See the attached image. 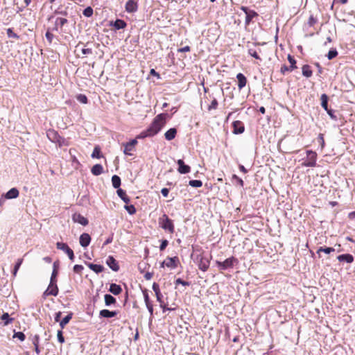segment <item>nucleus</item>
<instances>
[{
  "label": "nucleus",
  "mask_w": 355,
  "mask_h": 355,
  "mask_svg": "<svg viewBox=\"0 0 355 355\" xmlns=\"http://www.w3.org/2000/svg\"><path fill=\"white\" fill-rule=\"evenodd\" d=\"M218 105V101L216 98H214L210 105H208L207 110L208 111H211L213 110H216Z\"/></svg>",
  "instance_id": "79ce46f5"
},
{
  "label": "nucleus",
  "mask_w": 355,
  "mask_h": 355,
  "mask_svg": "<svg viewBox=\"0 0 355 355\" xmlns=\"http://www.w3.org/2000/svg\"><path fill=\"white\" fill-rule=\"evenodd\" d=\"M338 260L340 262H347L351 263L354 261V257L350 254H343L338 256Z\"/></svg>",
  "instance_id": "aec40b11"
},
{
  "label": "nucleus",
  "mask_w": 355,
  "mask_h": 355,
  "mask_svg": "<svg viewBox=\"0 0 355 355\" xmlns=\"http://www.w3.org/2000/svg\"><path fill=\"white\" fill-rule=\"evenodd\" d=\"M179 259L177 257L167 258L163 263L162 266H166L168 268H175L178 267Z\"/></svg>",
  "instance_id": "ddd939ff"
},
{
  "label": "nucleus",
  "mask_w": 355,
  "mask_h": 355,
  "mask_svg": "<svg viewBox=\"0 0 355 355\" xmlns=\"http://www.w3.org/2000/svg\"><path fill=\"white\" fill-rule=\"evenodd\" d=\"M68 22L67 19L62 17H58L55 21V29L62 31V27Z\"/></svg>",
  "instance_id": "4be33fe9"
},
{
  "label": "nucleus",
  "mask_w": 355,
  "mask_h": 355,
  "mask_svg": "<svg viewBox=\"0 0 355 355\" xmlns=\"http://www.w3.org/2000/svg\"><path fill=\"white\" fill-rule=\"evenodd\" d=\"M72 219L75 223H80V225L84 226L88 225L89 223L87 218H86L85 216H83L79 213H75L72 216Z\"/></svg>",
  "instance_id": "2eb2a0df"
},
{
  "label": "nucleus",
  "mask_w": 355,
  "mask_h": 355,
  "mask_svg": "<svg viewBox=\"0 0 355 355\" xmlns=\"http://www.w3.org/2000/svg\"><path fill=\"white\" fill-rule=\"evenodd\" d=\"M22 262H23V259L22 258H20V259H17V263L15 265V267H14V269H13V271H12V275H13L14 277H15L17 275V271L19 270V269Z\"/></svg>",
  "instance_id": "ea45409f"
},
{
  "label": "nucleus",
  "mask_w": 355,
  "mask_h": 355,
  "mask_svg": "<svg viewBox=\"0 0 355 355\" xmlns=\"http://www.w3.org/2000/svg\"><path fill=\"white\" fill-rule=\"evenodd\" d=\"M137 144L136 139H132L130 141L123 144V153L126 155H132V152L135 150V146Z\"/></svg>",
  "instance_id": "1a4fd4ad"
},
{
  "label": "nucleus",
  "mask_w": 355,
  "mask_h": 355,
  "mask_svg": "<svg viewBox=\"0 0 355 355\" xmlns=\"http://www.w3.org/2000/svg\"><path fill=\"white\" fill-rule=\"evenodd\" d=\"M58 339L60 343H63L64 342V338L61 330L58 331Z\"/></svg>",
  "instance_id": "4d7b16f0"
},
{
  "label": "nucleus",
  "mask_w": 355,
  "mask_h": 355,
  "mask_svg": "<svg viewBox=\"0 0 355 355\" xmlns=\"http://www.w3.org/2000/svg\"><path fill=\"white\" fill-rule=\"evenodd\" d=\"M233 133L235 135L241 134L245 130V127L242 121H235L232 123Z\"/></svg>",
  "instance_id": "f8f14e48"
},
{
  "label": "nucleus",
  "mask_w": 355,
  "mask_h": 355,
  "mask_svg": "<svg viewBox=\"0 0 355 355\" xmlns=\"http://www.w3.org/2000/svg\"><path fill=\"white\" fill-rule=\"evenodd\" d=\"M191 51V48L189 46H186L184 47L180 48L178 50V52H189Z\"/></svg>",
  "instance_id": "13d9d810"
},
{
  "label": "nucleus",
  "mask_w": 355,
  "mask_h": 355,
  "mask_svg": "<svg viewBox=\"0 0 355 355\" xmlns=\"http://www.w3.org/2000/svg\"><path fill=\"white\" fill-rule=\"evenodd\" d=\"M58 275V266L56 262L53 263V270L51 274L50 282L56 283V277Z\"/></svg>",
  "instance_id": "f704fd0d"
},
{
  "label": "nucleus",
  "mask_w": 355,
  "mask_h": 355,
  "mask_svg": "<svg viewBox=\"0 0 355 355\" xmlns=\"http://www.w3.org/2000/svg\"><path fill=\"white\" fill-rule=\"evenodd\" d=\"M91 241V237L89 234L83 233L80 236V244L82 247H87Z\"/></svg>",
  "instance_id": "a211bd4d"
},
{
  "label": "nucleus",
  "mask_w": 355,
  "mask_h": 355,
  "mask_svg": "<svg viewBox=\"0 0 355 355\" xmlns=\"http://www.w3.org/2000/svg\"><path fill=\"white\" fill-rule=\"evenodd\" d=\"M168 114L162 113L157 115L153 120L150 126L145 130L140 132L136 139H144L148 137H153L157 135L166 123Z\"/></svg>",
  "instance_id": "f257e3e1"
},
{
  "label": "nucleus",
  "mask_w": 355,
  "mask_h": 355,
  "mask_svg": "<svg viewBox=\"0 0 355 355\" xmlns=\"http://www.w3.org/2000/svg\"><path fill=\"white\" fill-rule=\"evenodd\" d=\"M45 36H46V39L48 40V41L51 43L53 38V35L51 33H50L49 31H47L46 33Z\"/></svg>",
  "instance_id": "bf43d9fd"
},
{
  "label": "nucleus",
  "mask_w": 355,
  "mask_h": 355,
  "mask_svg": "<svg viewBox=\"0 0 355 355\" xmlns=\"http://www.w3.org/2000/svg\"><path fill=\"white\" fill-rule=\"evenodd\" d=\"M118 196L123 200L124 202L128 204L130 202V198L127 196L125 191L121 189L117 190Z\"/></svg>",
  "instance_id": "c756f323"
},
{
  "label": "nucleus",
  "mask_w": 355,
  "mask_h": 355,
  "mask_svg": "<svg viewBox=\"0 0 355 355\" xmlns=\"http://www.w3.org/2000/svg\"><path fill=\"white\" fill-rule=\"evenodd\" d=\"M109 291L115 295H118L122 292V288L121 286L112 283L110 286Z\"/></svg>",
  "instance_id": "5701e85b"
},
{
  "label": "nucleus",
  "mask_w": 355,
  "mask_h": 355,
  "mask_svg": "<svg viewBox=\"0 0 355 355\" xmlns=\"http://www.w3.org/2000/svg\"><path fill=\"white\" fill-rule=\"evenodd\" d=\"M241 10H242L245 14V26H249L252 20L254 17H258V13L255 12L254 10H250L248 7L245 6H241Z\"/></svg>",
  "instance_id": "20e7f679"
},
{
  "label": "nucleus",
  "mask_w": 355,
  "mask_h": 355,
  "mask_svg": "<svg viewBox=\"0 0 355 355\" xmlns=\"http://www.w3.org/2000/svg\"><path fill=\"white\" fill-rule=\"evenodd\" d=\"M178 165V171L181 174H187L191 171V167L186 165L182 159H178L177 162Z\"/></svg>",
  "instance_id": "4468645a"
},
{
  "label": "nucleus",
  "mask_w": 355,
  "mask_h": 355,
  "mask_svg": "<svg viewBox=\"0 0 355 355\" xmlns=\"http://www.w3.org/2000/svg\"><path fill=\"white\" fill-rule=\"evenodd\" d=\"M317 23V19L313 15H311L308 20V24L310 26H313Z\"/></svg>",
  "instance_id": "5fc2aeb1"
},
{
  "label": "nucleus",
  "mask_w": 355,
  "mask_h": 355,
  "mask_svg": "<svg viewBox=\"0 0 355 355\" xmlns=\"http://www.w3.org/2000/svg\"><path fill=\"white\" fill-rule=\"evenodd\" d=\"M91 171L94 175H99L103 172V168L102 165L97 164L93 166L91 169Z\"/></svg>",
  "instance_id": "bb28decb"
},
{
  "label": "nucleus",
  "mask_w": 355,
  "mask_h": 355,
  "mask_svg": "<svg viewBox=\"0 0 355 355\" xmlns=\"http://www.w3.org/2000/svg\"><path fill=\"white\" fill-rule=\"evenodd\" d=\"M321 105L325 110L328 109V96L327 94H323L321 95Z\"/></svg>",
  "instance_id": "72a5a7b5"
},
{
  "label": "nucleus",
  "mask_w": 355,
  "mask_h": 355,
  "mask_svg": "<svg viewBox=\"0 0 355 355\" xmlns=\"http://www.w3.org/2000/svg\"><path fill=\"white\" fill-rule=\"evenodd\" d=\"M87 266L92 270H93L94 272H95L97 274L103 272V270H104V267L102 265H98V264H94V263H89L87 264Z\"/></svg>",
  "instance_id": "a878e982"
},
{
  "label": "nucleus",
  "mask_w": 355,
  "mask_h": 355,
  "mask_svg": "<svg viewBox=\"0 0 355 355\" xmlns=\"http://www.w3.org/2000/svg\"><path fill=\"white\" fill-rule=\"evenodd\" d=\"M248 54L250 55L252 57L254 58L257 60H261V58L259 55V52L257 50L250 48L248 49Z\"/></svg>",
  "instance_id": "58836bf2"
},
{
  "label": "nucleus",
  "mask_w": 355,
  "mask_h": 355,
  "mask_svg": "<svg viewBox=\"0 0 355 355\" xmlns=\"http://www.w3.org/2000/svg\"><path fill=\"white\" fill-rule=\"evenodd\" d=\"M338 55V51L336 49H331L328 52L327 58L329 60H332Z\"/></svg>",
  "instance_id": "49530a36"
},
{
  "label": "nucleus",
  "mask_w": 355,
  "mask_h": 355,
  "mask_svg": "<svg viewBox=\"0 0 355 355\" xmlns=\"http://www.w3.org/2000/svg\"><path fill=\"white\" fill-rule=\"evenodd\" d=\"M46 136L52 142L58 143L60 146H61L64 141V139L61 137L58 132L53 129H49L47 130Z\"/></svg>",
  "instance_id": "39448f33"
},
{
  "label": "nucleus",
  "mask_w": 355,
  "mask_h": 355,
  "mask_svg": "<svg viewBox=\"0 0 355 355\" xmlns=\"http://www.w3.org/2000/svg\"><path fill=\"white\" fill-rule=\"evenodd\" d=\"M159 225L163 230L168 231L170 234H173L175 232L173 220L165 214L159 218Z\"/></svg>",
  "instance_id": "f03ea898"
},
{
  "label": "nucleus",
  "mask_w": 355,
  "mask_h": 355,
  "mask_svg": "<svg viewBox=\"0 0 355 355\" xmlns=\"http://www.w3.org/2000/svg\"><path fill=\"white\" fill-rule=\"evenodd\" d=\"M168 244V241L166 239L162 240L159 246V250L164 251Z\"/></svg>",
  "instance_id": "6e6d98bb"
},
{
  "label": "nucleus",
  "mask_w": 355,
  "mask_h": 355,
  "mask_svg": "<svg viewBox=\"0 0 355 355\" xmlns=\"http://www.w3.org/2000/svg\"><path fill=\"white\" fill-rule=\"evenodd\" d=\"M288 62H290V69H297V65H296V60L290 54L288 55Z\"/></svg>",
  "instance_id": "4c0bfd02"
},
{
  "label": "nucleus",
  "mask_w": 355,
  "mask_h": 355,
  "mask_svg": "<svg viewBox=\"0 0 355 355\" xmlns=\"http://www.w3.org/2000/svg\"><path fill=\"white\" fill-rule=\"evenodd\" d=\"M150 74L159 78V74L153 69L150 70Z\"/></svg>",
  "instance_id": "774afa93"
},
{
  "label": "nucleus",
  "mask_w": 355,
  "mask_h": 355,
  "mask_svg": "<svg viewBox=\"0 0 355 355\" xmlns=\"http://www.w3.org/2000/svg\"><path fill=\"white\" fill-rule=\"evenodd\" d=\"M307 159L302 164V166L314 167L316 166L317 153L313 150L306 151Z\"/></svg>",
  "instance_id": "7ed1b4c3"
},
{
  "label": "nucleus",
  "mask_w": 355,
  "mask_h": 355,
  "mask_svg": "<svg viewBox=\"0 0 355 355\" xmlns=\"http://www.w3.org/2000/svg\"><path fill=\"white\" fill-rule=\"evenodd\" d=\"M7 35H8V37H12V38H15V39L19 38V35H17L15 33H14L12 28L7 29Z\"/></svg>",
  "instance_id": "3c124183"
},
{
  "label": "nucleus",
  "mask_w": 355,
  "mask_h": 355,
  "mask_svg": "<svg viewBox=\"0 0 355 355\" xmlns=\"http://www.w3.org/2000/svg\"><path fill=\"white\" fill-rule=\"evenodd\" d=\"M117 314L116 311H111L107 309H103L100 311L99 315L103 318H112L116 316Z\"/></svg>",
  "instance_id": "393cba45"
},
{
  "label": "nucleus",
  "mask_w": 355,
  "mask_h": 355,
  "mask_svg": "<svg viewBox=\"0 0 355 355\" xmlns=\"http://www.w3.org/2000/svg\"><path fill=\"white\" fill-rule=\"evenodd\" d=\"M83 15L87 17H89L93 15V9L91 7H87L83 10Z\"/></svg>",
  "instance_id": "09e8293b"
},
{
  "label": "nucleus",
  "mask_w": 355,
  "mask_h": 355,
  "mask_svg": "<svg viewBox=\"0 0 355 355\" xmlns=\"http://www.w3.org/2000/svg\"><path fill=\"white\" fill-rule=\"evenodd\" d=\"M236 78L238 80V87L241 90L245 87L248 82L247 78L242 73H239L236 75Z\"/></svg>",
  "instance_id": "6ab92c4d"
},
{
  "label": "nucleus",
  "mask_w": 355,
  "mask_h": 355,
  "mask_svg": "<svg viewBox=\"0 0 355 355\" xmlns=\"http://www.w3.org/2000/svg\"><path fill=\"white\" fill-rule=\"evenodd\" d=\"M153 277V273H150V272H147L145 275H144V278L146 279V280H150L151 279V278Z\"/></svg>",
  "instance_id": "0e129e2a"
},
{
  "label": "nucleus",
  "mask_w": 355,
  "mask_h": 355,
  "mask_svg": "<svg viewBox=\"0 0 355 355\" xmlns=\"http://www.w3.org/2000/svg\"><path fill=\"white\" fill-rule=\"evenodd\" d=\"M293 71V69H290V66L288 67L286 64H284L281 67L280 72L282 75H285L287 72H291Z\"/></svg>",
  "instance_id": "de8ad7c7"
},
{
  "label": "nucleus",
  "mask_w": 355,
  "mask_h": 355,
  "mask_svg": "<svg viewBox=\"0 0 355 355\" xmlns=\"http://www.w3.org/2000/svg\"><path fill=\"white\" fill-rule=\"evenodd\" d=\"M198 266L200 270L205 272L208 270L210 264V259L209 258L200 255L198 257Z\"/></svg>",
  "instance_id": "6e6552de"
},
{
  "label": "nucleus",
  "mask_w": 355,
  "mask_h": 355,
  "mask_svg": "<svg viewBox=\"0 0 355 355\" xmlns=\"http://www.w3.org/2000/svg\"><path fill=\"white\" fill-rule=\"evenodd\" d=\"M124 207L130 214H134L136 213V209L132 205L126 204Z\"/></svg>",
  "instance_id": "a18cd8bd"
},
{
  "label": "nucleus",
  "mask_w": 355,
  "mask_h": 355,
  "mask_svg": "<svg viewBox=\"0 0 355 355\" xmlns=\"http://www.w3.org/2000/svg\"><path fill=\"white\" fill-rule=\"evenodd\" d=\"M72 318V313H69L67 315H66L60 322V325L62 329H63L67 324L69 323L70 320Z\"/></svg>",
  "instance_id": "c9c22d12"
},
{
  "label": "nucleus",
  "mask_w": 355,
  "mask_h": 355,
  "mask_svg": "<svg viewBox=\"0 0 355 355\" xmlns=\"http://www.w3.org/2000/svg\"><path fill=\"white\" fill-rule=\"evenodd\" d=\"M239 170L243 172V173H246L248 172L247 169L244 167V166L240 164L239 166Z\"/></svg>",
  "instance_id": "69168bd1"
},
{
  "label": "nucleus",
  "mask_w": 355,
  "mask_h": 355,
  "mask_svg": "<svg viewBox=\"0 0 355 355\" xmlns=\"http://www.w3.org/2000/svg\"><path fill=\"white\" fill-rule=\"evenodd\" d=\"M56 247L58 250L64 251L69 257L71 261H73L75 259L73 251L68 246L67 243L62 242H58Z\"/></svg>",
  "instance_id": "0eeeda50"
},
{
  "label": "nucleus",
  "mask_w": 355,
  "mask_h": 355,
  "mask_svg": "<svg viewBox=\"0 0 355 355\" xmlns=\"http://www.w3.org/2000/svg\"><path fill=\"white\" fill-rule=\"evenodd\" d=\"M176 135L177 130L175 128H172L165 132L164 137L166 140L171 141L175 137Z\"/></svg>",
  "instance_id": "b1692460"
},
{
  "label": "nucleus",
  "mask_w": 355,
  "mask_h": 355,
  "mask_svg": "<svg viewBox=\"0 0 355 355\" xmlns=\"http://www.w3.org/2000/svg\"><path fill=\"white\" fill-rule=\"evenodd\" d=\"M58 294V287L56 283L50 282L47 289L43 293V297H46L48 295L57 296Z\"/></svg>",
  "instance_id": "9d476101"
},
{
  "label": "nucleus",
  "mask_w": 355,
  "mask_h": 355,
  "mask_svg": "<svg viewBox=\"0 0 355 355\" xmlns=\"http://www.w3.org/2000/svg\"><path fill=\"white\" fill-rule=\"evenodd\" d=\"M13 338H17L19 339L21 341H24L26 338V336L23 332L19 331L15 333Z\"/></svg>",
  "instance_id": "8fccbe9b"
},
{
  "label": "nucleus",
  "mask_w": 355,
  "mask_h": 355,
  "mask_svg": "<svg viewBox=\"0 0 355 355\" xmlns=\"http://www.w3.org/2000/svg\"><path fill=\"white\" fill-rule=\"evenodd\" d=\"M82 53L84 55H90V54L92 53V49H89V48L83 49H82Z\"/></svg>",
  "instance_id": "052dcab7"
},
{
  "label": "nucleus",
  "mask_w": 355,
  "mask_h": 355,
  "mask_svg": "<svg viewBox=\"0 0 355 355\" xmlns=\"http://www.w3.org/2000/svg\"><path fill=\"white\" fill-rule=\"evenodd\" d=\"M125 8L128 12H135L138 8L137 3L134 0H129L125 3Z\"/></svg>",
  "instance_id": "f3484780"
},
{
  "label": "nucleus",
  "mask_w": 355,
  "mask_h": 355,
  "mask_svg": "<svg viewBox=\"0 0 355 355\" xmlns=\"http://www.w3.org/2000/svg\"><path fill=\"white\" fill-rule=\"evenodd\" d=\"M161 193L163 195V196L164 197H167L168 195V193H169V190L167 188H163L162 190H161Z\"/></svg>",
  "instance_id": "e2e57ef3"
},
{
  "label": "nucleus",
  "mask_w": 355,
  "mask_h": 355,
  "mask_svg": "<svg viewBox=\"0 0 355 355\" xmlns=\"http://www.w3.org/2000/svg\"><path fill=\"white\" fill-rule=\"evenodd\" d=\"M106 263L112 270L115 272L119 270V263L112 256H109L107 257L106 260Z\"/></svg>",
  "instance_id": "dca6fc26"
},
{
  "label": "nucleus",
  "mask_w": 355,
  "mask_h": 355,
  "mask_svg": "<svg viewBox=\"0 0 355 355\" xmlns=\"http://www.w3.org/2000/svg\"><path fill=\"white\" fill-rule=\"evenodd\" d=\"M175 286L179 285V284H182L183 286H189V282L184 281L180 278H178L175 281Z\"/></svg>",
  "instance_id": "864d4df0"
},
{
  "label": "nucleus",
  "mask_w": 355,
  "mask_h": 355,
  "mask_svg": "<svg viewBox=\"0 0 355 355\" xmlns=\"http://www.w3.org/2000/svg\"><path fill=\"white\" fill-rule=\"evenodd\" d=\"M327 112L328 113V114L332 118V119H334L335 118V116L333 114V110H329V109H327V110H326Z\"/></svg>",
  "instance_id": "338daca9"
},
{
  "label": "nucleus",
  "mask_w": 355,
  "mask_h": 355,
  "mask_svg": "<svg viewBox=\"0 0 355 355\" xmlns=\"http://www.w3.org/2000/svg\"><path fill=\"white\" fill-rule=\"evenodd\" d=\"M76 99L81 103L87 104L88 103V99L86 95L80 94L76 96Z\"/></svg>",
  "instance_id": "37998d69"
},
{
  "label": "nucleus",
  "mask_w": 355,
  "mask_h": 355,
  "mask_svg": "<svg viewBox=\"0 0 355 355\" xmlns=\"http://www.w3.org/2000/svg\"><path fill=\"white\" fill-rule=\"evenodd\" d=\"M19 192L17 189L12 188L5 195L4 198L6 199L16 198L19 196Z\"/></svg>",
  "instance_id": "412c9836"
},
{
  "label": "nucleus",
  "mask_w": 355,
  "mask_h": 355,
  "mask_svg": "<svg viewBox=\"0 0 355 355\" xmlns=\"http://www.w3.org/2000/svg\"><path fill=\"white\" fill-rule=\"evenodd\" d=\"M153 289L155 291V294H158L160 292L159 285L157 283H154L153 284Z\"/></svg>",
  "instance_id": "680f3d73"
},
{
  "label": "nucleus",
  "mask_w": 355,
  "mask_h": 355,
  "mask_svg": "<svg viewBox=\"0 0 355 355\" xmlns=\"http://www.w3.org/2000/svg\"><path fill=\"white\" fill-rule=\"evenodd\" d=\"M105 304L106 306L114 304L116 302V299L110 294H106L104 296Z\"/></svg>",
  "instance_id": "7c9ffc66"
},
{
  "label": "nucleus",
  "mask_w": 355,
  "mask_h": 355,
  "mask_svg": "<svg viewBox=\"0 0 355 355\" xmlns=\"http://www.w3.org/2000/svg\"><path fill=\"white\" fill-rule=\"evenodd\" d=\"M189 184L193 187L198 188L202 187V182L201 180H193L189 181Z\"/></svg>",
  "instance_id": "c03bdc74"
},
{
  "label": "nucleus",
  "mask_w": 355,
  "mask_h": 355,
  "mask_svg": "<svg viewBox=\"0 0 355 355\" xmlns=\"http://www.w3.org/2000/svg\"><path fill=\"white\" fill-rule=\"evenodd\" d=\"M83 269H84V268L82 265H78V264L75 265L73 268V272L76 273H78V274L81 273Z\"/></svg>",
  "instance_id": "603ef678"
},
{
  "label": "nucleus",
  "mask_w": 355,
  "mask_h": 355,
  "mask_svg": "<svg viewBox=\"0 0 355 355\" xmlns=\"http://www.w3.org/2000/svg\"><path fill=\"white\" fill-rule=\"evenodd\" d=\"M126 26V22L123 19H118L114 23V27L116 30L125 28Z\"/></svg>",
  "instance_id": "c85d7f7f"
},
{
  "label": "nucleus",
  "mask_w": 355,
  "mask_h": 355,
  "mask_svg": "<svg viewBox=\"0 0 355 355\" xmlns=\"http://www.w3.org/2000/svg\"><path fill=\"white\" fill-rule=\"evenodd\" d=\"M112 183L114 188L119 189L121 185V178L116 175H113L112 178Z\"/></svg>",
  "instance_id": "2f4dec72"
},
{
  "label": "nucleus",
  "mask_w": 355,
  "mask_h": 355,
  "mask_svg": "<svg viewBox=\"0 0 355 355\" xmlns=\"http://www.w3.org/2000/svg\"><path fill=\"white\" fill-rule=\"evenodd\" d=\"M302 71L303 76H304L306 78H310L312 76V74H313V71L311 70V68L308 64H304L302 67Z\"/></svg>",
  "instance_id": "cd10ccee"
},
{
  "label": "nucleus",
  "mask_w": 355,
  "mask_h": 355,
  "mask_svg": "<svg viewBox=\"0 0 355 355\" xmlns=\"http://www.w3.org/2000/svg\"><path fill=\"white\" fill-rule=\"evenodd\" d=\"M92 157L93 158H101V148H99V146H97L94 147V149L92 154Z\"/></svg>",
  "instance_id": "a19ab883"
},
{
  "label": "nucleus",
  "mask_w": 355,
  "mask_h": 355,
  "mask_svg": "<svg viewBox=\"0 0 355 355\" xmlns=\"http://www.w3.org/2000/svg\"><path fill=\"white\" fill-rule=\"evenodd\" d=\"M1 319L4 321V325H8L9 324L12 323L14 320V318H10V315L8 313H4L1 317Z\"/></svg>",
  "instance_id": "473e14b6"
},
{
  "label": "nucleus",
  "mask_w": 355,
  "mask_h": 355,
  "mask_svg": "<svg viewBox=\"0 0 355 355\" xmlns=\"http://www.w3.org/2000/svg\"><path fill=\"white\" fill-rule=\"evenodd\" d=\"M236 262H237V259L234 257H232L226 259L223 262L217 261L216 265L220 270H226L227 268H232L234 266V263Z\"/></svg>",
  "instance_id": "423d86ee"
},
{
  "label": "nucleus",
  "mask_w": 355,
  "mask_h": 355,
  "mask_svg": "<svg viewBox=\"0 0 355 355\" xmlns=\"http://www.w3.org/2000/svg\"><path fill=\"white\" fill-rule=\"evenodd\" d=\"M335 249L331 247H320L317 250V253L320 254L321 252H323L326 254H330L331 252H334Z\"/></svg>",
  "instance_id": "e433bc0d"
},
{
  "label": "nucleus",
  "mask_w": 355,
  "mask_h": 355,
  "mask_svg": "<svg viewBox=\"0 0 355 355\" xmlns=\"http://www.w3.org/2000/svg\"><path fill=\"white\" fill-rule=\"evenodd\" d=\"M142 293L144 295L146 306L150 314L152 315L153 314V302L150 300L148 291L146 289H144L142 291Z\"/></svg>",
  "instance_id": "9b49d317"
}]
</instances>
